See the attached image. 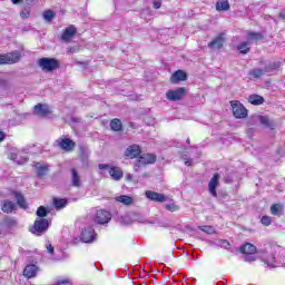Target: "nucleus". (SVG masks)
<instances>
[{
	"label": "nucleus",
	"instance_id": "obj_1",
	"mask_svg": "<svg viewBox=\"0 0 285 285\" xmlns=\"http://www.w3.org/2000/svg\"><path fill=\"white\" fill-rule=\"evenodd\" d=\"M157 161V155L155 154H141L138 159L134 163L135 173H139V168L141 166H148L150 164H155Z\"/></svg>",
	"mask_w": 285,
	"mask_h": 285
},
{
	"label": "nucleus",
	"instance_id": "obj_2",
	"mask_svg": "<svg viewBox=\"0 0 285 285\" xmlns=\"http://www.w3.org/2000/svg\"><path fill=\"white\" fill-rule=\"evenodd\" d=\"M99 170H107L114 181H121L124 179V170L119 167H114L110 164H99Z\"/></svg>",
	"mask_w": 285,
	"mask_h": 285
},
{
	"label": "nucleus",
	"instance_id": "obj_3",
	"mask_svg": "<svg viewBox=\"0 0 285 285\" xmlns=\"http://www.w3.org/2000/svg\"><path fill=\"white\" fill-rule=\"evenodd\" d=\"M50 226V223L46 218H38L35 220V224L30 232L32 235H36L37 237H41V235H45V233H48V228Z\"/></svg>",
	"mask_w": 285,
	"mask_h": 285
},
{
	"label": "nucleus",
	"instance_id": "obj_4",
	"mask_svg": "<svg viewBox=\"0 0 285 285\" xmlns=\"http://www.w3.org/2000/svg\"><path fill=\"white\" fill-rule=\"evenodd\" d=\"M230 106L236 119H246L248 117V109L239 100H232Z\"/></svg>",
	"mask_w": 285,
	"mask_h": 285
},
{
	"label": "nucleus",
	"instance_id": "obj_5",
	"mask_svg": "<svg viewBox=\"0 0 285 285\" xmlns=\"http://www.w3.org/2000/svg\"><path fill=\"white\" fill-rule=\"evenodd\" d=\"M38 66L41 70H46L47 72H52L59 68V61L53 58H41L38 60Z\"/></svg>",
	"mask_w": 285,
	"mask_h": 285
},
{
	"label": "nucleus",
	"instance_id": "obj_6",
	"mask_svg": "<svg viewBox=\"0 0 285 285\" xmlns=\"http://www.w3.org/2000/svg\"><path fill=\"white\" fill-rule=\"evenodd\" d=\"M21 59V52L13 51L7 55L0 56V66L10 65V63H18Z\"/></svg>",
	"mask_w": 285,
	"mask_h": 285
},
{
	"label": "nucleus",
	"instance_id": "obj_7",
	"mask_svg": "<svg viewBox=\"0 0 285 285\" xmlns=\"http://www.w3.org/2000/svg\"><path fill=\"white\" fill-rule=\"evenodd\" d=\"M183 97H186V88H184V87H179V88H177L175 90L169 89L166 92V98L169 101H181Z\"/></svg>",
	"mask_w": 285,
	"mask_h": 285
},
{
	"label": "nucleus",
	"instance_id": "obj_8",
	"mask_svg": "<svg viewBox=\"0 0 285 285\" xmlns=\"http://www.w3.org/2000/svg\"><path fill=\"white\" fill-rule=\"evenodd\" d=\"M112 219V215L110 212L106 209H99L96 213L95 223L100 224L101 226H105V224H108Z\"/></svg>",
	"mask_w": 285,
	"mask_h": 285
},
{
	"label": "nucleus",
	"instance_id": "obj_9",
	"mask_svg": "<svg viewBox=\"0 0 285 285\" xmlns=\"http://www.w3.org/2000/svg\"><path fill=\"white\" fill-rule=\"evenodd\" d=\"M226 42V33H219L214 40L208 43V48L212 50H222L224 43Z\"/></svg>",
	"mask_w": 285,
	"mask_h": 285
},
{
	"label": "nucleus",
	"instance_id": "obj_10",
	"mask_svg": "<svg viewBox=\"0 0 285 285\" xmlns=\"http://www.w3.org/2000/svg\"><path fill=\"white\" fill-rule=\"evenodd\" d=\"M57 142L59 148L65 150V153H72V150H75V146H77V144L70 138H60Z\"/></svg>",
	"mask_w": 285,
	"mask_h": 285
},
{
	"label": "nucleus",
	"instance_id": "obj_11",
	"mask_svg": "<svg viewBox=\"0 0 285 285\" xmlns=\"http://www.w3.org/2000/svg\"><path fill=\"white\" fill-rule=\"evenodd\" d=\"M97 239V234H95V228L92 227H87L82 230L81 233V240L85 244H90Z\"/></svg>",
	"mask_w": 285,
	"mask_h": 285
},
{
	"label": "nucleus",
	"instance_id": "obj_12",
	"mask_svg": "<svg viewBox=\"0 0 285 285\" xmlns=\"http://www.w3.org/2000/svg\"><path fill=\"white\" fill-rule=\"evenodd\" d=\"M219 179H222V176L216 173L208 183V191L213 197H217V186H219Z\"/></svg>",
	"mask_w": 285,
	"mask_h": 285
},
{
	"label": "nucleus",
	"instance_id": "obj_13",
	"mask_svg": "<svg viewBox=\"0 0 285 285\" xmlns=\"http://www.w3.org/2000/svg\"><path fill=\"white\" fill-rule=\"evenodd\" d=\"M75 35H77V28L71 24L65 29L61 35V39L65 43H70V41H72V39L75 38Z\"/></svg>",
	"mask_w": 285,
	"mask_h": 285
},
{
	"label": "nucleus",
	"instance_id": "obj_14",
	"mask_svg": "<svg viewBox=\"0 0 285 285\" xmlns=\"http://www.w3.org/2000/svg\"><path fill=\"white\" fill-rule=\"evenodd\" d=\"M145 197H147V199H150V202H158L160 204H164V202H166V195L153 190H147L145 193Z\"/></svg>",
	"mask_w": 285,
	"mask_h": 285
},
{
	"label": "nucleus",
	"instance_id": "obj_15",
	"mask_svg": "<svg viewBox=\"0 0 285 285\" xmlns=\"http://www.w3.org/2000/svg\"><path fill=\"white\" fill-rule=\"evenodd\" d=\"M139 155H141V147L138 145H131L125 150V157L129 159H136Z\"/></svg>",
	"mask_w": 285,
	"mask_h": 285
},
{
	"label": "nucleus",
	"instance_id": "obj_16",
	"mask_svg": "<svg viewBox=\"0 0 285 285\" xmlns=\"http://www.w3.org/2000/svg\"><path fill=\"white\" fill-rule=\"evenodd\" d=\"M1 210L7 215H10L13 210H17V204L14 202L6 199L1 203Z\"/></svg>",
	"mask_w": 285,
	"mask_h": 285
},
{
	"label": "nucleus",
	"instance_id": "obj_17",
	"mask_svg": "<svg viewBox=\"0 0 285 285\" xmlns=\"http://www.w3.org/2000/svg\"><path fill=\"white\" fill-rule=\"evenodd\" d=\"M35 115H38V117H46L50 112V108L48 105L38 104L33 108Z\"/></svg>",
	"mask_w": 285,
	"mask_h": 285
},
{
	"label": "nucleus",
	"instance_id": "obj_18",
	"mask_svg": "<svg viewBox=\"0 0 285 285\" xmlns=\"http://www.w3.org/2000/svg\"><path fill=\"white\" fill-rule=\"evenodd\" d=\"M186 79H188L186 71L177 70L176 72L173 73L170 81L171 83H179V81H186Z\"/></svg>",
	"mask_w": 285,
	"mask_h": 285
},
{
	"label": "nucleus",
	"instance_id": "obj_19",
	"mask_svg": "<svg viewBox=\"0 0 285 285\" xmlns=\"http://www.w3.org/2000/svg\"><path fill=\"white\" fill-rule=\"evenodd\" d=\"M71 185L75 188H81V176H79V171H77L75 168H71Z\"/></svg>",
	"mask_w": 285,
	"mask_h": 285
},
{
	"label": "nucleus",
	"instance_id": "obj_20",
	"mask_svg": "<svg viewBox=\"0 0 285 285\" xmlns=\"http://www.w3.org/2000/svg\"><path fill=\"white\" fill-rule=\"evenodd\" d=\"M35 168L37 177H45V175H48V171L50 170L48 165H43L41 163H36Z\"/></svg>",
	"mask_w": 285,
	"mask_h": 285
},
{
	"label": "nucleus",
	"instance_id": "obj_21",
	"mask_svg": "<svg viewBox=\"0 0 285 285\" xmlns=\"http://www.w3.org/2000/svg\"><path fill=\"white\" fill-rule=\"evenodd\" d=\"M37 265H27L23 269L24 277H28V279H32V277H37Z\"/></svg>",
	"mask_w": 285,
	"mask_h": 285
},
{
	"label": "nucleus",
	"instance_id": "obj_22",
	"mask_svg": "<svg viewBox=\"0 0 285 285\" xmlns=\"http://www.w3.org/2000/svg\"><path fill=\"white\" fill-rule=\"evenodd\" d=\"M240 253H243L244 255H253L257 253V247H255V245L250 243H246L240 247Z\"/></svg>",
	"mask_w": 285,
	"mask_h": 285
},
{
	"label": "nucleus",
	"instance_id": "obj_23",
	"mask_svg": "<svg viewBox=\"0 0 285 285\" xmlns=\"http://www.w3.org/2000/svg\"><path fill=\"white\" fill-rule=\"evenodd\" d=\"M248 101L252 106H262V104H264V97L259 95H250Z\"/></svg>",
	"mask_w": 285,
	"mask_h": 285
},
{
	"label": "nucleus",
	"instance_id": "obj_24",
	"mask_svg": "<svg viewBox=\"0 0 285 285\" xmlns=\"http://www.w3.org/2000/svg\"><path fill=\"white\" fill-rule=\"evenodd\" d=\"M115 199L117 202H119L120 204H124V206H131V204L135 202V199H132V197L126 196V195H120V196L116 197Z\"/></svg>",
	"mask_w": 285,
	"mask_h": 285
},
{
	"label": "nucleus",
	"instance_id": "obj_25",
	"mask_svg": "<svg viewBox=\"0 0 285 285\" xmlns=\"http://www.w3.org/2000/svg\"><path fill=\"white\" fill-rule=\"evenodd\" d=\"M53 206L57 210H61V208H66V206H68V199H66V198H53Z\"/></svg>",
	"mask_w": 285,
	"mask_h": 285
},
{
	"label": "nucleus",
	"instance_id": "obj_26",
	"mask_svg": "<svg viewBox=\"0 0 285 285\" xmlns=\"http://www.w3.org/2000/svg\"><path fill=\"white\" fill-rule=\"evenodd\" d=\"M14 197L17 199L18 206H20V208H23L26 210V208H28V204L26 203V198H23V195H21V193H16Z\"/></svg>",
	"mask_w": 285,
	"mask_h": 285
},
{
	"label": "nucleus",
	"instance_id": "obj_27",
	"mask_svg": "<svg viewBox=\"0 0 285 285\" xmlns=\"http://www.w3.org/2000/svg\"><path fill=\"white\" fill-rule=\"evenodd\" d=\"M247 39L248 41H262V39H264V35H262V32H248Z\"/></svg>",
	"mask_w": 285,
	"mask_h": 285
},
{
	"label": "nucleus",
	"instance_id": "obj_28",
	"mask_svg": "<svg viewBox=\"0 0 285 285\" xmlns=\"http://www.w3.org/2000/svg\"><path fill=\"white\" fill-rule=\"evenodd\" d=\"M265 73V69H252L249 71V77H253V79H259V77H262Z\"/></svg>",
	"mask_w": 285,
	"mask_h": 285
},
{
	"label": "nucleus",
	"instance_id": "obj_29",
	"mask_svg": "<svg viewBox=\"0 0 285 285\" xmlns=\"http://www.w3.org/2000/svg\"><path fill=\"white\" fill-rule=\"evenodd\" d=\"M248 45H249V42H240L237 46V50H239L240 55H248V52H250Z\"/></svg>",
	"mask_w": 285,
	"mask_h": 285
},
{
	"label": "nucleus",
	"instance_id": "obj_30",
	"mask_svg": "<svg viewBox=\"0 0 285 285\" xmlns=\"http://www.w3.org/2000/svg\"><path fill=\"white\" fill-rule=\"evenodd\" d=\"M110 128L111 130H115V132H119L121 130V120L115 118L110 121Z\"/></svg>",
	"mask_w": 285,
	"mask_h": 285
},
{
	"label": "nucleus",
	"instance_id": "obj_31",
	"mask_svg": "<svg viewBox=\"0 0 285 285\" xmlns=\"http://www.w3.org/2000/svg\"><path fill=\"white\" fill-rule=\"evenodd\" d=\"M216 10H230V3L228 1H220L216 3Z\"/></svg>",
	"mask_w": 285,
	"mask_h": 285
},
{
	"label": "nucleus",
	"instance_id": "obj_32",
	"mask_svg": "<svg viewBox=\"0 0 285 285\" xmlns=\"http://www.w3.org/2000/svg\"><path fill=\"white\" fill-rule=\"evenodd\" d=\"M282 206L279 204H274L271 207V213L272 215H276L277 217H279L282 215Z\"/></svg>",
	"mask_w": 285,
	"mask_h": 285
},
{
	"label": "nucleus",
	"instance_id": "obj_33",
	"mask_svg": "<svg viewBox=\"0 0 285 285\" xmlns=\"http://www.w3.org/2000/svg\"><path fill=\"white\" fill-rule=\"evenodd\" d=\"M199 230H203V233H207V235H215V227L204 225V226H198Z\"/></svg>",
	"mask_w": 285,
	"mask_h": 285
},
{
	"label": "nucleus",
	"instance_id": "obj_34",
	"mask_svg": "<svg viewBox=\"0 0 285 285\" xmlns=\"http://www.w3.org/2000/svg\"><path fill=\"white\" fill-rule=\"evenodd\" d=\"M282 62L276 61L265 67V72H273V70H277V68H281Z\"/></svg>",
	"mask_w": 285,
	"mask_h": 285
},
{
	"label": "nucleus",
	"instance_id": "obj_35",
	"mask_svg": "<svg viewBox=\"0 0 285 285\" xmlns=\"http://www.w3.org/2000/svg\"><path fill=\"white\" fill-rule=\"evenodd\" d=\"M36 215L38 217H41L40 219H43V217H48V209H46V207L43 206H40L37 212H36Z\"/></svg>",
	"mask_w": 285,
	"mask_h": 285
},
{
	"label": "nucleus",
	"instance_id": "obj_36",
	"mask_svg": "<svg viewBox=\"0 0 285 285\" xmlns=\"http://www.w3.org/2000/svg\"><path fill=\"white\" fill-rule=\"evenodd\" d=\"M166 210H169V213H177V210L180 209L179 205L175 204V203H170L165 205Z\"/></svg>",
	"mask_w": 285,
	"mask_h": 285
},
{
	"label": "nucleus",
	"instance_id": "obj_37",
	"mask_svg": "<svg viewBox=\"0 0 285 285\" xmlns=\"http://www.w3.org/2000/svg\"><path fill=\"white\" fill-rule=\"evenodd\" d=\"M43 19H45V21H48V22L52 21L55 19V11H52V10L45 11Z\"/></svg>",
	"mask_w": 285,
	"mask_h": 285
},
{
	"label": "nucleus",
	"instance_id": "obj_38",
	"mask_svg": "<svg viewBox=\"0 0 285 285\" xmlns=\"http://www.w3.org/2000/svg\"><path fill=\"white\" fill-rule=\"evenodd\" d=\"M181 159L185 161V166H193V158L188 156L187 151L181 154Z\"/></svg>",
	"mask_w": 285,
	"mask_h": 285
},
{
	"label": "nucleus",
	"instance_id": "obj_39",
	"mask_svg": "<svg viewBox=\"0 0 285 285\" xmlns=\"http://www.w3.org/2000/svg\"><path fill=\"white\" fill-rule=\"evenodd\" d=\"M265 264H267V266H272V268H275V253H272L271 257L265 261Z\"/></svg>",
	"mask_w": 285,
	"mask_h": 285
},
{
	"label": "nucleus",
	"instance_id": "obj_40",
	"mask_svg": "<svg viewBox=\"0 0 285 285\" xmlns=\"http://www.w3.org/2000/svg\"><path fill=\"white\" fill-rule=\"evenodd\" d=\"M261 222L263 226H271V224H273V219L271 218V216H263Z\"/></svg>",
	"mask_w": 285,
	"mask_h": 285
},
{
	"label": "nucleus",
	"instance_id": "obj_41",
	"mask_svg": "<svg viewBox=\"0 0 285 285\" xmlns=\"http://www.w3.org/2000/svg\"><path fill=\"white\" fill-rule=\"evenodd\" d=\"M259 121H261V124H262L263 126H266L267 128L271 127V121L268 120L267 117L261 116V117H259Z\"/></svg>",
	"mask_w": 285,
	"mask_h": 285
},
{
	"label": "nucleus",
	"instance_id": "obj_42",
	"mask_svg": "<svg viewBox=\"0 0 285 285\" xmlns=\"http://www.w3.org/2000/svg\"><path fill=\"white\" fill-rule=\"evenodd\" d=\"M120 224L122 226H128V225L132 224V222H130V218L128 216H122V217H120Z\"/></svg>",
	"mask_w": 285,
	"mask_h": 285
},
{
	"label": "nucleus",
	"instance_id": "obj_43",
	"mask_svg": "<svg viewBox=\"0 0 285 285\" xmlns=\"http://www.w3.org/2000/svg\"><path fill=\"white\" fill-rule=\"evenodd\" d=\"M8 235V227L6 224H0V237H6Z\"/></svg>",
	"mask_w": 285,
	"mask_h": 285
},
{
	"label": "nucleus",
	"instance_id": "obj_44",
	"mask_svg": "<svg viewBox=\"0 0 285 285\" xmlns=\"http://www.w3.org/2000/svg\"><path fill=\"white\" fill-rule=\"evenodd\" d=\"M21 19H28L30 17V11L28 9H24L20 12Z\"/></svg>",
	"mask_w": 285,
	"mask_h": 285
},
{
	"label": "nucleus",
	"instance_id": "obj_45",
	"mask_svg": "<svg viewBox=\"0 0 285 285\" xmlns=\"http://www.w3.org/2000/svg\"><path fill=\"white\" fill-rule=\"evenodd\" d=\"M47 250H48V253L50 254V255H55V247L52 246V244H50V242L49 243H47Z\"/></svg>",
	"mask_w": 285,
	"mask_h": 285
},
{
	"label": "nucleus",
	"instance_id": "obj_46",
	"mask_svg": "<svg viewBox=\"0 0 285 285\" xmlns=\"http://www.w3.org/2000/svg\"><path fill=\"white\" fill-rule=\"evenodd\" d=\"M8 157H9V159H11V161H16V159L18 157V154L17 153H10Z\"/></svg>",
	"mask_w": 285,
	"mask_h": 285
},
{
	"label": "nucleus",
	"instance_id": "obj_47",
	"mask_svg": "<svg viewBox=\"0 0 285 285\" xmlns=\"http://www.w3.org/2000/svg\"><path fill=\"white\" fill-rule=\"evenodd\" d=\"M58 285L70 284V279L65 278L57 282Z\"/></svg>",
	"mask_w": 285,
	"mask_h": 285
},
{
	"label": "nucleus",
	"instance_id": "obj_48",
	"mask_svg": "<svg viewBox=\"0 0 285 285\" xmlns=\"http://www.w3.org/2000/svg\"><path fill=\"white\" fill-rule=\"evenodd\" d=\"M244 262H248V263L255 262V256H245Z\"/></svg>",
	"mask_w": 285,
	"mask_h": 285
},
{
	"label": "nucleus",
	"instance_id": "obj_49",
	"mask_svg": "<svg viewBox=\"0 0 285 285\" xmlns=\"http://www.w3.org/2000/svg\"><path fill=\"white\" fill-rule=\"evenodd\" d=\"M154 8L156 10H159V8H161V2L160 1H154Z\"/></svg>",
	"mask_w": 285,
	"mask_h": 285
},
{
	"label": "nucleus",
	"instance_id": "obj_50",
	"mask_svg": "<svg viewBox=\"0 0 285 285\" xmlns=\"http://www.w3.org/2000/svg\"><path fill=\"white\" fill-rule=\"evenodd\" d=\"M3 139H6V135L2 131H0V141H3Z\"/></svg>",
	"mask_w": 285,
	"mask_h": 285
},
{
	"label": "nucleus",
	"instance_id": "obj_51",
	"mask_svg": "<svg viewBox=\"0 0 285 285\" xmlns=\"http://www.w3.org/2000/svg\"><path fill=\"white\" fill-rule=\"evenodd\" d=\"M126 179H127V181H132V175L128 174V175L126 176Z\"/></svg>",
	"mask_w": 285,
	"mask_h": 285
},
{
	"label": "nucleus",
	"instance_id": "obj_52",
	"mask_svg": "<svg viewBox=\"0 0 285 285\" xmlns=\"http://www.w3.org/2000/svg\"><path fill=\"white\" fill-rule=\"evenodd\" d=\"M278 17L282 19V21H284V19H285L284 12H281V13L278 14Z\"/></svg>",
	"mask_w": 285,
	"mask_h": 285
},
{
	"label": "nucleus",
	"instance_id": "obj_53",
	"mask_svg": "<svg viewBox=\"0 0 285 285\" xmlns=\"http://www.w3.org/2000/svg\"><path fill=\"white\" fill-rule=\"evenodd\" d=\"M71 120L75 121L76 124H79L80 119L79 118H72Z\"/></svg>",
	"mask_w": 285,
	"mask_h": 285
},
{
	"label": "nucleus",
	"instance_id": "obj_54",
	"mask_svg": "<svg viewBox=\"0 0 285 285\" xmlns=\"http://www.w3.org/2000/svg\"><path fill=\"white\" fill-rule=\"evenodd\" d=\"M21 0H12V3L17 4L19 3Z\"/></svg>",
	"mask_w": 285,
	"mask_h": 285
},
{
	"label": "nucleus",
	"instance_id": "obj_55",
	"mask_svg": "<svg viewBox=\"0 0 285 285\" xmlns=\"http://www.w3.org/2000/svg\"><path fill=\"white\" fill-rule=\"evenodd\" d=\"M140 224H150L148 220L140 222Z\"/></svg>",
	"mask_w": 285,
	"mask_h": 285
},
{
	"label": "nucleus",
	"instance_id": "obj_56",
	"mask_svg": "<svg viewBox=\"0 0 285 285\" xmlns=\"http://www.w3.org/2000/svg\"><path fill=\"white\" fill-rule=\"evenodd\" d=\"M186 142H187V144H190V138H187V139H186Z\"/></svg>",
	"mask_w": 285,
	"mask_h": 285
},
{
	"label": "nucleus",
	"instance_id": "obj_57",
	"mask_svg": "<svg viewBox=\"0 0 285 285\" xmlns=\"http://www.w3.org/2000/svg\"><path fill=\"white\" fill-rule=\"evenodd\" d=\"M69 52H73V50H72V49H70V50H69Z\"/></svg>",
	"mask_w": 285,
	"mask_h": 285
},
{
	"label": "nucleus",
	"instance_id": "obj_58",
	"mask_svg": "<svg viewBox=\"0 0 285 285\" xmlns=\"http://www.w3.org/2000/svg\"><path fill=\"white\" fill-rule=\"evenodd\" d=\"M56 262L59 261V258H53Z\"/></svg>",
	"mask_w": 285,
	"mask_h": 285
}]
</instances>
